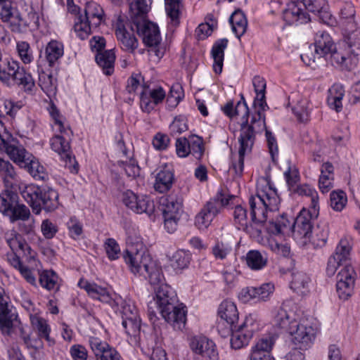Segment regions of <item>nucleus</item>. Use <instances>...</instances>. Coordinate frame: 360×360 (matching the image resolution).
Returning <instances> with one entry per match:
<instances>
[{
	"instance_id": "nucleus-1",
	"label": "nucleus",
	"mask_w": 360,
	"mask_h": 360,
	"mask_svg": "<svg viewBox=\"0 0 360 360\" xmlns=\"http://www.w3.org/2000/svg\"><path fill=\"white\" fill-rule=\"evenodd\" d=\"M130 18L138 34L143 43L148 46H158L160 41L158 27L146 19L151 0H129Z\"/></svg>"
},
{
	"instance_id": "nucleus-2",
	"label": "nucleus",
	"mask_w": 360,
	"mask_h": 360,
	"mask_svg": "<svg viewBox=\"0 0 360 360\" xmlns=\"http://www.w3.org/2000/svg\"><path fill=\"white\" fill-rule=\"evenodd\" d=\"M279 202L276 190L269 181L262 179L257 183L256 195L249 198L251 219L266 222L268 212L278 210Z\"/></svg>"
},
{
	"instance_id": "nucleus-3",
	"label": "nucleus",
	"mask_w": 360,
	"mask_h": 360,
	"mask_svg": "<svg viewBox=\"0 0 360 360\" xmlns=\"http://www.w3.org/2000/svg\"><path fill=\"white\" fill-rule=\"evenodd\" d=\"M21 195L35 214H39L42 210L52 212L59 204L57 191L49 187L29 184L21 191Z\"/></svg>"
},
{
	"instance_id": "nucleus-4",
	"label": "nucleus",
	"mask_w": 360,
	"mask_h": 360,
	"mask_svg": "<svg viewBox=\"0 0 360 360\" xmlns=\"http://www.w3.org/2000/svg\"><path fill=\"white\" fill-rule=\"evenodd\" d=\"M360 55V33L347 35L342 46L331 54L333 65L347 70L354 68L359 63Z\"/></svg>"
},
{
	"instance_id": "nucleus-5",
	"label": "nucleus",
	"mask_w": 360,
	"mask_h": 360,
	"mask_svg": "<svg viewBox=\"0 0 360 360\" xmlns=\"http://www.w3.org/2000/svg\"><path fill=\"white\" fill-rule=\"evenodd\" d=\"M124 259L131 273L135 275L146 276L155 262L146 251L142 243L129 245L124 255Z\"/></svg>"
},
{
	"instance_id": "nucleus-6",
	"label": "nucleus",
	"mask_w": 360,
	"mask_h": 360,
	"mask_svg": "<svg viewBox=\"0 0 360 360\" xmlns=\"http://www.w3.org/2000/svg\"><path fill=\"white\" fill-rule=\"evenodd\" d=\"M317 329L307 319H294L288 328L291 341L300 349H307L313 344Z\"/></svg>"
},
{
	"instance_id": "nucleus-7",
	"label": "nucleus",
	"mask_w": 360,
	"mask_h": 360,
	"mask_svg": "<svg viewBox=\"0 0 360 360\" xmlns=\"http://www.w3.org/2000/svg\"><path fill=\"white\" fill-rule=\"evenodd\" d=\"M0 80L6 84L13 81L23 86L25 90L28 91H32L34 86L32 75L26 72L15 60H7L3 66L0 64Z\"/></svg>"
},
{
	"instance_id": "nucleus-8",
	"label": "nucleus",
	"mask_w": 360,
	"mask_h": 360,
	"mask_svg": "<svg viewBox=\"0 0 360 360\" xmlns=\"http://www.w3.org/2000/svg\"><path fill=\"white\" fill-rule=\"evenodd\" d=\"M229 203V199L223 198L222 194L208 201L195 217V226L199 230H205L211 224L221 210Z\"/></svg>"
},
{
	"instance_id": "nucleus-9",
	"label": "nucleus",
	"mask_w": 360,
	"mask_h": 360,
	"mask_svg": "<svg viewBox=\"0 0 360 360\" xmlns=\"http://www.w3.org/2000/svg\"><path fill=\"white\" fill-rule=\"evenodd\" d=\"M318 215L319 214H314V209L302 208L295 219L292 216V231L295 238L302 240L303 243H307L311 237L312 220Z\"/></svg>"
},
{
	"instance_id": "nucleus-10",
	"label": "nucleus",
	"mask_w": 360,
	"mask_h": 360,
	"mask_svg": "<svg viewBox=\"0 0 360 360\" xmlns=\"http://www.w3.org/2000/svg\"><path fill=\"white\" fill-rule=\"evenodd\" d=\"M71 134L68 136L69 137ZM66 134H56L50 139L51 149L57 153L64 162L65 167L72 173H77L79 169L78 164L71 151L69 141L66 139Z\"/></svg>"
},
{
	"instance_id": "nucleus-11",
	"label": "nucleus",
	"mask_w": 360,
	"mask_h": 360,
	"mask_svg": "<svg viewBox=\"0 0 360 360\" xmlns=\"http://www.w3.org/2000/svg\"><path fill=\"white\" fill-rule=\"evenodd\" d=\"M266 130L265 124V116L260 110L252 115L250 124L244 123L242 124L240 135L238 138L240 145H245L246 148H252L255 134Z\"/></svg>"
},
{
	"instance_id": "nucleus-12",
	"label": "nucleus",
	"mask_w": 360,
	"mask_h": 360,
	"mask_svg": "<svg viewBox=\"0 0 360 360\" xmlns=\"http://www.w3.org/2000/svg\"><path fill=\"white\" fill-rule=\"evenodd\" d=\"M1 330L4 335H7L15 338L18 337L23 342L27 347H32V340L31 339V330L27 326H24L19 319L18 315H11L10 320L0 326Z\"/></svg>"
},
{
	"instance_id": "nucleus-13",
	"label": "nucleus",
	"mask_w": 360,
	"mask_h": 360,
	"mask_svg": "<svg viewBox=\"0 0 360 360\" xmlns=\"http://www.w3.org/2000/svg\"><path fill=\"white\" fill-rule=\"evenodd\" d=\"M122 202L129 209L137 214L151 213L154 210V202L147 195H137L128 190L122 194Z\"/></svg>"
},
{
	"instance_id": "nucleus-14",
	"label": "nucleus",
	"mask_w": 360,
	"mask_h": 360,
	"mask_svg": "<svg viewBox=\"0 0 360 360\" xmlns=\"http://www.w3.org/2000/svg\"><path fill=\"white\" fill-rule=\"evenodd\" d=\"M162 317L171 325L174 330H182L186 326V310L183 304H171L159 310Z\"/></svg>"
},
{
	"instance_id": "nucleus-15",
	"label": "nucleus",
	"mask_w": 360,
	"mask_h": 360,
	"mask_svg": "<svg viewBox=\"0 0 360 360\" xmlns=\"http://www.w3.org/2000/svg\"><path fill=\"white\" fill-rule=\"evenodd\" d=\"M190 347L194 353L209 360L219 359L216 345L205 336L196 335L191 338Z\"/></svg>"
},
{
	"instance_id": "nucleus-16",
	"label": "nucleus",
	"mask_w": 360,
	"mask_h": 360,
	"mask_svg": "<svg viewBox=\"0 0 360 360\" xmlns=\"http://www.w3.org/2000/svg\"><path fill=\"white\" fill-rule=\"evenodd\" d=\"M218 314L221 321L226 323V328L221 329L223 323L219 322L217 328L221 335H227L232 330V326L238 320V311L234 302L224 300L221 303L218 309Z\"/></svg>"
},
{
	"instance_id": "nucleus-17",
	"label": "nucleus",
	"mask_w": 360,
	"mask_h": 360,
	"mask_svg": "<svg viewBox=\"0 0 360 360\" xmlns=\"http://www.w3.org/2000/svg\"><path fill=\"white\" fill-rule=\"evenodd\" d=\"M26 205L18 202V196L11 191L0 193V212L11 221Z\"/></svg>"
},
{
	"instance_id": "nucleus-18",
	"label": "nucleus",
	"mask_w": 360,
	"mask_h": 360,
	"mask_svg": "<svg viewBox=\"0 0 360 360\" xmlns=\"http://www.w3.org/2000/svg\"><path fill=\"white\" fill-rule=\"evenodd\" d=\"M4 239L13 252L22 255L27 259H34L36 252L20 233L14 230L8 231L5 233Z\"/></svg>"
},
{
	"instance_id": "nucleus-19",
	"label": "nucleus",
	"mask_w": 360,
	"mask_h": 360,
	"mask_svg": "<svg viewBox=\"0 0 360 360\" xmlns=\"http://www.w3.org/2000/svg\"><path fill=\"white\" fill-rule=\"evenodd\" d=\"M89 345L97 360H122L118 352L108 343L96 337H91Z\"/></svg>"
},
{
	"instance_id": "nucleus-20",
	"label": "nucleus",
	"mask_w": 360,
	"mask_h": 360,
	"mask_svg": "<svg viewBox=\"0 0 360 360\" xmlns=\"http://www.w3.org/2000/svg\"><path fill=\"white\" fill-rule=\"evenodd\" d=\"M78 285L80 288L85 290L87 294L93 299L98 300L102 302L109 304L113 306L114 303L119 304L111 294L104 287H102L94 282H89L87 280L80 279Z\"/></svg>"
},
{
	"instance_id": "nucleus-21",
	"label": "nucleus",
	"mask_w": 360,
	"mask_h": 360,
	"mask_svg": "<svg viewBox=\"0 0 360 360\" xmlns=\"http://www.w3.org/2000/svg\"><path fill=\"white\" fill-rule=\"evenodd\" d=\"M166 93L162 87L144 89L140 96V105L143 111L151 112L165 98Z\"/></svg>"
},
{
	"instance_id": "nucleus-22",
	"label": "nucleus",
	"mask_w": 360,
	"mask_h": 360,
	"mask_svg": "<svg viewBox=\"0 0 360 360\" xmlns=\"http://www.w3.org/2000/svg\"><path fill=\"white\" fill-rule=\"evenodd\" d=\"M304 9V7L289 2L283 13V20L288 25H296L308 22L310 20L309 15Z\"/></svg>"
},
{
	"instance_id": "nucleus-23",
	"label": "nucleus",
	"mask_w": 360,
	"mask_h": 360,
	"mask_svg": "<svg viewBox=\"0 0 360 360\" xmlns=\"http://www.w3.org/2000/svg\"><path fill=\"white\" fill-rule=\"evenodd\" d=\"M2 143L6 152L11 160L19 166L21 167L26 160H29V158H31L32 154L27 152L17 140H2Z\"/></svg>"
},
{
	"instance_id": "nucleus-24",
	"label": "nucleus",
	"mask_w": 360,
	"mask_h": 360,
	"mask_svg": "<svg viewBox=\"0 0 360 360\" xmlns=\"http://www.w3.org/2000/svg\"><path fill=\"white\" fill-rule=\"evenodd\" d=\"M0 18L3 22L10 23L13 30L18 29L22 22L20 12L12 6L9 0H0Z\"/></svg>"
},
{
	"instance_id": "nucleus-25",
	"label": "nucleus",
	"mask_w": 360,
	"mask_h": 360,
	"mask_svg": "<svg viewBox=\"0 0 360 360\" xmlns=\"http://www.w3.org/2000/svg\"><path fill=\"white\" fill-rule=\"evenodd\" d=\"M16 221L18 222V228L20 232L27 236L35 234L36 221L27 206L22 208L10 222L15 223Z\"/></svg>"
},
{
	"instance_id": "nucleus-26",
	"label": "nucleus",
	"mask_w": 360,
	"mask_h": 360,
	"mask_svg": "<svg viewBox=\"0 0 360 360\" xmlns=\"http://www.w3.org/2000/svg\"><path fill=\"white\" fill-rule=\"evenodd\" d=\"M355 9L351 3H345L340 8L339 15L340 22L345 27L347 35L360 33L355 20Z\"/></svg>"
},
{
	"instance_id": "nucleus-27",
	"label": "nucleus",
	"mask_w": 360,
	"mask_h": 360,
	"mask_svg": "<svg viewBox=\"0 0 360 360\" xmlns=\"http://www.w3.org/2000/svg\"><path fill=\"white\" fill-rule=\"evenodd\" d=\"M314 51L318 58L331 54L336 50L330 36L323 31H319L314 38Z\"/></svg>"
},
{
	"instance_id": "nucleus-28",
	"label": "nucleus",
	"mask_w": 360,
	"mask_h": 360,
	"mask_svg": "<svg viewBox=\"0 0 360 360\" xmlns=\"http://www.w3.org/2000/svg\"><path fill=\"white\" fill-rule=\"evenodd\" d=\"M154 292L155 293V304H157L158 310L170 307L171 304H175L178 302L175 291L167 284L162 285Z\"/></svg>"
},
{
	"instance_id": "nucleus-29",
	"label": "nucleus",
	"mask_w": 360,
	"mask_h": 360,
	"mask_svg": "<svg viewBox=\"0 0 360 360\" xmlns=\"http://www.w3.org/2000/svg\"><path fill=\"white\" fill-rule=\"evenodd\" d=\"M163 215L181 217L183 212V198L178 194L172 193L161 199Z\"/></svg>"
},
{
	"instance_id": "nucleus-30",
	"label": "nucleus",
	"mask_w": 360,
	"mask_h": 360,
	"mask_svg": "<svg viewBox=\"0 0 360 360\" xmlns=\"http://www.w3.org/2000/svg\"><path fill=\"white\" fill-rule=\"evenodd\" d=\"M115 35L123 50L133 53L138 48L139 43L133 33L127 30L123 25H117Z\"/></svg>"
},
{
	"instance_id": "nucleus-31",
	"label": "nucleus",
	"mask_w": 360,
	"mask_h": 360,
	"mask_svg": "<svg viewBox=\"0 0 360 360\" xmlns=\"http://www.w3.org/2000/svg\"><path fill=\"white\" fill-rule=\"evenodd\" d=\"M334 186V167L329 162H324L321 167L319 188L323 193H328Z\"/></svg>"
},
{
	"instance_id": "nucleus-32",
	"label": "nucleus",
	"mask_w": 360,
	"mask_h": 360,
	"mask_svg": "<svg viewBox=\"0 0 360 360\" xmlns=\"http://www.w3.org/2000/svg\"><path fill=\"white\" fill-rule=\"evenodd\" d=\"M289 307L288 302H283L282 305L274 312L273 324L275 327L284 329L288 332V328L294 319H292V312L288 311Z\"/></svg>"
},
{
	"instance_id": "nucleus-33",
	"label": "nucleus",
	"mask_w": 360,
	"mask_h": 360,
	"mask_svg": "<svg viewBox=\"0 0 360 360\" xmlns=\"http://www.w3.org/2000/svg\"><path fill=\"white\" fill-rule=\"evenodd\" d=\"M48 110L53 120V130L56 133L67 136L72 134L69 125L65 122V119L52 102L50 103Z\"/></svg>"
},
{
	"instance_id": "nucleus-34",
	"label": "nucleus",
	"mask_w": 360,
	"mask_h": 360,
	"mask_svg": "<svg viewBox=\"0 0 360 360\" xmlns=\"http://www.w3.org/2000/svg\"><path fill=\"white\" fill-rule=\"evenodd\" d=\"M227 39H218L212 48L211 54L214 60L213 68L216 73H221L223 68L224 50L228 46Z\"/></svg>"
},
{
	"instance_id": "nucleus-35",
	"label": "nucleus",
	"mask_w": 360,
	"mask_h": 360,
	"mask_svg": "<svg viewBox=\"0 0 360 360\" xmlns=\"http://www.w3.org/2000/svg\"><path fill=\"white\" fill-rule=\"evenodd\" d=\"M311 279L304 272H294L292 274L290 288L300 295H305L309 292Z\"/></svg>"
},
{
	"instance_id": "nucleus-36",
	"label": "nucleus",
	"mask_w": 360,
	"mask_h": 360,
	"mask_svg": "<svg viewBox=\"0 0 360 360\" xmlns=\"http://www.w3.org/2000/svg\"><path fill=\"white\" fill-rule=\"evenodd\" d=\"M83 17L85 20H88L93 27H97L103 20L104 11L97 3L88 2L86 4Z\"/></svg>"
},
{
	"instance_id": "nucleus-37",
	"label": "nucleus",
	"mask_w": 360,
	"mask_h": 360,
	"mask_svg": "<svg viewBox=\"0 0 360 360\" xmlns=\"http://www.w3.org/2000/svg\"><path fill=\"white\" fill-rule=\"evenodd\" d=\"M294 193H297L301 196L310 198L311 203L309 208L314 209V214L319 212V195L317 191L308 184L297 185L292 190Z\"/></svg>"
},
{
	"instance_id": "nucleus-38",
	"label": "nucleus",
	"mask_w": 360,
	"mask_h": 360,
	"mask_svg": "<svg viewBox=\"0 0 360 360\" xmlns=\"http://www.w3.org/2000/svg\"><path fill=\"white\" fill-rule=\"evenodd\" d=\"M345 96V89L342 84H335L328 90V104L331 109L340 112L342 108V100Z\"/></svg>"
},
{
	"instance_id": "nucleus-39",
	"label": "nucleus",
	"mask_w": 360,
	"mask_h": 360,
	"mask_svg": "<svg viewBox=\"0 0 360 360\" xmlns=\"http://www.w3.org/2000/svg\"><path fill=\"white\" fill-rule=\"evenodd\" d=\"M276 336L272 334H266L258 338L251 349V354L258 355L270 354L275 343Z\"/></svg>"
},
{
	"instance_id": "nucleus-40",
	"label": "nucleus",
	"mask_w": 360,
	"mask_h": 360,
	"mask_svg": "<svg viewBox=\"0 0 360 360\" xmlns=\"http://www.w3.org/2000/svg\"><path fill=\"white\" fill-rule=\"evenodd\" d=\"M30 319L32 326L38 333V335L41 338H44L50 345L53 343V341L50 338L51 328L49 326L46 320L39 316L37 314H30Z\"/></svg>"
},
{
	"instance_id": "nucleus-41",
	"label": "nucleus",
	"mask_w": 360,
	"mask_h": 360,
	"mask_svg": "<svg viewBox=\"0 0 360 360\" xmlns=\"http://www.w3.org/2000/svg\"><path fill=\"white\" fill-rule=\"evenodd\" d=\"M36 180H45L48 177L44 167L39 162L36 158L31 155L28 160L21 166Z\"/></svg>"
},
{
	"instance_id": "nucleus-42",
	"label": "nucleus",
	"mask_w": 360,
	"mask_h": 360,
	"mask_svg": "<svg viewBox=\"0 0 360 360\" xmlns=\"http://www.w3.org/2000/svg\"><path fill=\"white\" fill-rule=\"evenodd\" d=\"M115 56L112 50L99 52L96 55V60L98 65L103 69V73L107 75L112 74Z\"/></svg>"
},
{
	"instance_id": "nucleus-43",
	"label": "nucleus",
	"mask_w": 360,
	"mask_h": 360,
	"mask_svg": "<svg viewBox=\"0 0 360 360\" xmlns=\"http://www.w3.org/2000/svg\"><path fill=\"white\" fill-rule=\"evenodd\" d=\"M246 264L252 270H260L267 264L266 255L258 250H250L245 256Z\"/></svg>"
},
{
	"instance_id": "nucleus-44",
	"label": "nucleus",
	"mask_w": 360,
	"mask_h": 360,
	"mask_svg": "<svg viewBox=\"0 0 360 360\" xmlns=\"http://www.w3.org/2000/svg\"><path fill=\"white\" fill-rule=\"evenodd\" d=\"M328 233L329 229L326 224H318L311 230V237L310 239H308V242H311L316 248H321L326 245Z\"/></svg>"
},
{
	"instance_id": "nucleus-45",
	"label": "nucleus",
	"mask_w": 360,
	"mask_h": 360,
	"mask_svg": "<svg viewBox=\"0 0 360 360\" xmlns=\"http://www.w3.org/2000/svg\"><path fill=\"white\" fill-rule=\"evenodd\" d=\"M165 11L174 26L179 24V18L184 10L182 0H165Z\"/></svg>"
},
{
	"instance_id": "nucleus-46",
	"label": "nucleus",
	"mask_w": 360,
	"mask_h": 360,
	"mask_svg": "<svg viewBox=\"0 0 360 360\" xmlns=\"http://www.w3.org/2000/svg\"><path fill=\"white\" fill-rule=\"evenodd\" d=\"M232 30L238 38L243 36L247 30L248 21L245 14L240 11H235L230 17Z\"/></svg>"
},
{
	"instance_id": "nucleus-47",
	"label": "nucleus",
	"mask_w": 360,
	"mask_h": 360,
	"mask_svg": "<svg viewBox=\"0 0 360 360\" xmlns=\"http://www.w3.org/2000/svg\"><path fill=\"white\" fill-rule=\"evenodd\" d=\"M289 213L286 212L281 216V219L276 221H270L266 227L267 231L272 234H279L289 229L292 231L293 220Z\"/></svg>"
},
{
	"instance_id": "nucleus-48",
	"label": "nucleus",
	"mask_w": 360,
	"mask_h": 360,
	"mask_svg": "<svg viewBox=\"0 0 360 360\" xmlns=\"http://www.w3.org/2000/svg\"><path fill=\"white\" fill-rule=\"evenodd\" d=\"M173 182V174L169 169L160 170L156 176L154 188L160 193L167 191Z\"/></svg>"
},
{
	"instance_id": "nucleus-49",
	"label": "nucleus",
	"mask_w": 360,
	"mask_h": 360,
	"mask_svg": "<svg viewBox=\"0 0 360 360\" xmlns=\"http://www.w3.org/2000/svg\"><path fill=\"white\" fill-rule=\"evenodd\" d=\"M222 110L230 118L241 115L247 122L248 108L245 101H238L236 106H234L233 101H229L222 107Z\"/></svg>"
},
{
	"instance_id": "nucleus-50",
	"label": "nucleus",
	"mask_w": 360,
	"mask_h": 360,
	"mask_svg": "<svg viewBox=\"0 0 360 360\" xmlns=\"http://www.w3.org/2000/svg\"><path fill=\"white\" fill-rule=\"evenodd\" d=\"M58 275L52 270L39 271V282L40 285L47 290H53L58 288Z\"/></svg>"
},
{
	"instance_id": "nucleus-51",
	"label": "nucleus",
	"mask_w": 360,
	"mask_h": 360,
	"mask_svg": "<svg viewBox=\"0 0 360 360\" xmlns=\"http://www.w3.org/2000/svg\"><path fill=\"white\" fill-rule=\"evenodd\" d=\"M238 328L250 338H252L254 335L261 328L260 321L256 314H250L245 316L244 321Z\"/></svg>"
},
{
	"instance_id": "nucleus-52",
	"label": "nucleus",
	"mask_w": 360,
	"mask_h": 360,
	"mask_svg": "<svg viewBox=\"0 0 360 360\" xmlns=\"http://www.w3.org/2000/svg\"><path fill=\"white\" fill-rule=\"evenodd\" d=\"M46 58L49 65H53L63 55V45L55 40L51 41L46 46Z\"/></svg>"
},
{
	"instance_id": "nucleus-53",
	"label": "nucleus",
	"mask_w": 360,
	"mask_h": 360,
	"mask_svg": "<svg viewBox=\"0 0 360 360\" xmlns=\"http://www.w3.org/2000/svg\"><path fill=\"white\" fill-rule=\"evenodd\" d=\"M352 250V240L349 238H342L336 247L335 252L333 255L337 259L346 263L350 259Z\"/></svg>"
},
{
	"instance_id": "nucleus-54",
	"label": "nucleus",
	"mask_w": 360,
	"mask_h": 360,
	"mask_svg": "<svg viewBox=\"0 0 360 360\" xmlns=\"http://www.w3.org/2000/svg\"><path fill=\"white\" fill-rule=\"evenodd\" d=\"M91 23L88 20H85L83 15H79L76 18L74 30L77 36L82 40L88 38L91 31Z\"/></svg>"
},
{
	"instance_id": "nucleus-55",
	"label": "nucleus",
	"mask_w": 360,
	"mask_h": 360,
	"mask_svg": "<svg viewBox=\"0 0 360 360\" xmlns=\"http://www.w3.org/2000/svg\"><path fill=\"white\" fill-rule=\"evenodd\" d=\"M347 203L346 193L342 190L333 191L330 195V206L336 212H341Z\"/></svg>"
},
{
	"instance_id": "nucleus-56",
	"label": "nucleus",
	"mask_w": 360,
	"mask_h": 360,
	"mask_svg": "<svg viewBox=\"0 0 360 360\" xmlns=\"http://www.w3.org/2000/svg\"><path fill=\"white\" fill-rule=\"evenodd\" d=\"M292 110L300 122H307L310 112L309 103L306 98H301L297 101Z\"/></svg>"
},
{
	"instance_id": "nucleus-57",
	"label": "nucleus",
	"mask_w": 360,
	"mask_h": 360,
	"mask_svg": "<svg viewBox=\"0 0 360 360\" xmlns=\"http://www.w3.org/2000/svg\"><path fill=\"white\" fill-rule=\"evenodd\" d=\"M231 330L232 335L230 342L231 347L235 349H239L247 346L252 339L239 328Z\"/></svg>"
},
{
	"instance_id": "nucleus-58",
	"label": "nucleus",
	"mask_w": 360,
	"mask_h": 360,
	"mask_svg": "<svg viewBox=\"0 0 360 360\" xmlns=\"http://www.w3.org/2000/svg\"><path fill=\"white\" fill-rule=\"evenodd\" d=\"M232 252V243L217 240L212 248V252L217 259H225Z\"/></svg>"
},
{
	"instance_id": "nucleus-59",
	"label": "nucleus",
	"mask_w": 360,
	"mask_h": 360,
	"mask_svg": "<svg viewBox=\"0 0 360 360\" xmlns=\"http://www.w3.org/2000/svg\"><path fill=\"white\" fill-rule=\"evenodd\" d=\"M39 86L49 98L56 95L57 91L56 80L51 75L46 74L40 75Z\"/></svg>"
},
{
	"instance_id": "nucleus-60",
	"label": "nucleus",
	"mask_w": 360,
	"mask_h": 360,
	"mask_svg": "<svg viewBox=\"0 0 360 360\" xmlns=\"http://www.w3.org/2000/svg\"><path fill=\"white\" fill-rule=\"evenodd\" d=\"M11 315H17V313L9 304V297L6 295L0 298V326L10 320Z\"/></svg>"
},
{
	"instance_id": "nucleus-61",
	"label": "nucleus",
	"mask_w": 360,
	"mask_h": 360,
	"mask_svg": "<svg viewBox=\"0 0 360 360\" xmlns=\"http://www.w3.org/2000/svg\"><path fill=\"white\" fill-rule=\"evenodd\" d=\"M266 222H260L257 219H251L250 222L243 229V231L250 235L252 238L259 240L262 239V233L264 229V224Z\"/></svg>"
},
{
	"instance_id": "nucleus-62",
	"label": "nucleus",
	"mask_w": 360,
	"mask_h": 360,
	"mask_svg": "<svg viewBox=\"0 0 360 360\" xmlns=\"http://www.w3.org/2000/svg\"><path fill=\"white\" fill-rule=\"evenodd\" d=\"M191 255L184 250H177L172 257V266L175 269H182L188 266Z\"/></svg>"
},
{
	"instance_id": "nucleus-63",
	"label": "nucleus",
	"mask_w": 360,
	"mask_h": 360,
	"mask_svg": "<svg viewBox=\"0 0 360 360\" xmlns=\"http://www.w3.org/2000/svg\"><path fill=\"white\" fill-rule=\"evenodd\" d=\"M17 51L24 64H30L34 60L32 51L26 41H18L16 45Z\"/></svg>"
},
{
	"instance_id": "nucleus-64",
	"label": "nucleus",
	"mask_w": 360,
	"mask_h": 360,
	"mask_svg": "<svg viewBox=\"0 0 360 360\" xmlns=\"http://www.w3.org/2000/svg\"><path fill=\"white\" fill-rule=\"evenodd\" d=\"M146 275L148 276L149 283L153 286L154 290H157L162 285H167L165 283V278L162 270L156 264H155L154 268L151 269L148 273H146Z\"/></svg>"
}]
</instances>
